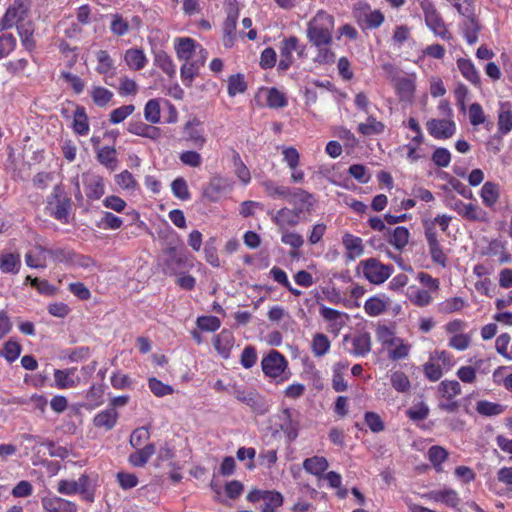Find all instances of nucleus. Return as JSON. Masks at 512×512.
<instances>
[{"mask_svg":"<svg viewBox=\"0 0 512 512\" xmlns=\"http://www.w3.org/2000/svg\"><path fill=\"white\" fill-rule=\"evenodd\" d=\"M334 17L325 10H319L307 22L306 37L312 46L333 43Z\"/></svg>","mask_w":512,"mask_h":512,"instance_id":"f257e3e1","label":"nucleus"},{"mask_svg":"<svg viewBox=\"0 0 512 512\" xmlns=\"http://www.w3.org/2000/svg\"><path fill=\"white\" fill-rule=\"evenodd\" d=\"M161 267L165 274L178 275L183 270L193 267V259L186 251L169 247L163 253Z\"/></svg>","mask_w":512,"mask_h":512,"instance_id":"f03ea898","label":"nucleus"},{"mask_svg":"<svg viewBox=\"0 0 512 512\" xmlns=\"http://www.w3.org/2000/svg\"><path fill=\"white\" fill-rule=\"evenodd\" d=\"M357 270L363 274L367 281L378 285L384 283L391 276L393 267L382 264L376 258H369L360 261Z\"/></svg>","mask_w":512,"mask_h":512,"instance_id":"7ed1b4c3","label":"nucleus"},{"mask_svg":"<svg viewBox=\"0 0 512 512\" xmlns=\"http://www.w3.org/2000/svg\"><path fill=\"white\" fill-rule=\"evenodd\" d=\"M419 5L423 11L427 27L434 33V35L443 40H449L451 38V34L446 28V25L434 3L430 0H419Z\"/></svg>","mask_w":512,"mask_h":512,"instance_id":"20e7f679","label":"nucleus"},{"mask_svg":"<svg viewBox=\"0 0 512 512\" xmlns=\"http://www.w3.org/2000/svg\"><path fill=\"white\" fill-rule=\"evenodd\" d=\"M46 209L49 214L62 223H68L70 199L65 195L60 186H55L48 198Z\"/></svg>","mask_w":512,"mask_h":512,"instance_id":"39448f33","label":"nucleus"},{"mask_svg":"<svg viewBox=\"0 0 512 512\" xmlns=\"http://www.w3.org/2000/svg\"><path fill=\"white\" fill-rule=\"evenodd\" d=\"M28 12L29 0H14L0 20V30L24 24L23 21L28 16Z\"/></svg>","mask_w":512,"mask_h":512,"instance_id":"423d86ee","label":"nucleus"},{"mask_svg":"<svg viewBox=\"0 0 512 512\" xmlns=\"http://www.w3.org/2000/svg\"><path fill=\"white\" fill-rule=\"evenodd\" d=\"M90 479L82 474L77 480L62 479L58 482L57 491L63 495L81 494L86 501L94 500L93 493L89 490Z\"/></svg>","mask_w":512,"mask_h":512,"instance_id":"0eeeda50","label":"nucleus"},{"mask_svg":"<svg viewBox=\"0 0 512 512\" xmlns=\"http://www.w3.org/2000/svg\"><path fill=\"white\" fill-rule=\"evenodd\" d=\"M263 373L269 378H280L281 381L288 377H282L288 367L285 357L276 350H271L261 361Z\"/></svg>","mask_w":512,"mask_h":512,"instance_id":"6e6552de","label":"nucleus"},{"mask_svg":"<svg viewBox=\"0 0 512 512\" xmlns=\"http://www.w3.org/2000/svg\"><path fill=\"white\" fill-rule=\"evenodd\" d=\"M234 396L240 402L249 406L258 414H265L268 411V404L264 398L254 389L238 387L234 391Z\"/></svg>","mask_w":512,"mask_h":512,"instance_id":"1a4fd4ad","label":"nucleus"},{"mask_svg":"<svg viewBox=\"0 0 512 512\" xmlns=\"http://www.w3.org/2000/svg\"><path fill=\"white\" fill-rule=\"evenodd\" d=\"M429 134L439 140L451 138L456 132V123L451 118H432L426 123Z\"/></svg>","mask_w":512,"mask_h":512,"instance_id":"9d476101","label":"nucleus"},{"mask_svg":"<svg viewBox=\"0 0 512 512\" xmlns=\"http://www.w3.org/2000/svg\"><path fill=\"white\" fill-rule=\"evenodd\" d=\"M184 139L192 146L202 149L207 142L202 122L198 118L188 120L183 127Z\"/></svg>","mask_w":512,"mask_h":512,"instance_id":"9b49d317","label":"nucleus"},{"mask_svg":"<svg viewBox=\"0 0 512 512\" xmlns=\"http://www.w3.org/2000/svg\"><path fill=\"white\" fill-rule=\"evenodd\" d=\"M174 48L178 59L185 62L200 58V48H203L194 39L189 37H179L174 40Z\"/></svg>","mask_w":512,"mask_h":512,"instance_id":"f8f14e48","label":"nucleus"},{"mask_svg":"<svg viewBox=\"0 0 512 512\" xmlns=\"http://www.w3.org/2000/svg\"><path fill=\"white\" fill-rule=\"evenodd\" d=\"M288 201L303 218L311 213L314 205L313 195L300 188L293 189Z\"/></svg>","mask_w":512,"mask_h":512,"instance_id":"ddd939ff","label":"nucleus"},{"mask_svg":"<svg viewBox=\"0 0 512 512\" xmlns=\"http://www.w3.org/2000/svg\"><path fill=\"white\" fill-rule=\"evenodd\" d=\"M303 219L294 208L288 207H282L272 215V221L279 230L295 227Z\"/></svg>","mask_w":512,"mask_h":512,"instance_id":"4468645a","label":"nucleus"},{"mask_svg":"<svg viewBox=\"0 0 512 512\" xmlns=\"http://www.w3.org/2000/svg\"><path fill=\"white\" fill-rule=\"evenodd\" d=\"M344 341L350 345L347 351L356 357H364L371 351V337L366 332L353 337L345 336Z\"/></svg>","mask_w":512,"mask_h":512,"instance_id":"2eb2a0df","label":"nucleus"},{"mask_svg":"<svg viewBox=\"0 0 512 512\" xmlns=\"http://www.w3.org/2000/svg\"><path fill=\"white\" fill-rule=\"evenodd\" d=\"M77 368L55 369L53 373L54 386L58 389L76 388L80 384V377L76 375Z\"/></svg>","mask_w":512,"mask_h":512,"instance_id":"dca6fc26","label":"nucleus"},{"mask_svg":"<svg viewBox=\"0 0 512 512\" xmlns=\"http://www.w3.org/2000/svg\"><path fill=\"white\" fill-rule=\"evenodd\" d=\"M207 56L208 52L204 48H200V58L185 62L181 66V80L185 86H191L194 77L197 75L199 68L204 65Z\"/></svg>","mask_w":512,"mask_h":512,"instance_id":"f3484780","label":"nucleus"},{"mask_svg":"<svg viewBox=\"0 0 512 512\" xmlns=\"http://www.w3.org/2000/svg\"><path fill=\"white\" fill-rule=\"evenodd\" d=\"M436 293L417 285H410L407 288L406 296L410 302L418 307H426L434 300Z\"/></svg>","mask_w":512,"mask_h":512,"instance_id":"a211bd4d","label":"nucleus"},{"mask_svg":"<svg viewBox=\"0 0 512 512\" xmlns=\"http://www.w3.org/2000/svg\"><path fill=\"white\" fill-rule=\"evenodd\" d=\"M41 502L46 512H77V505L74 502L57 496L44 497Z\"/></svg>","mask_w":512,"mask_h":512,"instance_id":"6ab92c4d","label":"nucleus"},{"mask_svg":"<svg viewBox=\"0 0 512 512\" xmlns=\"http://www.w3.org/2000/svg\"><path fill=\"white\" fill-rule=\"evenodd\" d=\"M50 260V249L36 245L25 255V262L31 268H45L47 260Z\"/></svg>","mask_w":512,"mask_h":512,"instance_id":"aec40b11","label":"nucleus"},{"mask_svg":"<svg viewBox=\"0 0 512 512\" xmlns=\"http://www.w3.org/2000/svg\"><path fill=\"white\" fill-rule=\"evenodd\" d=\"M390 299L385 295H376L368 298L364 303V311L368 316L376 317L383 314L390 306Z\"/></svg>","mask_w":512,"mask_h":512,"instance_id":"412c9836","label":"nucleus"},{"mask_svg":"<svg viewBox=\"0 0 512 512\" xmlns=\"http://www.w3.org/2000/svg\"><path fill=\"white\" fill-rule=\"evenodd\" d=\"M234 345V337L228 330H222L213 337V346L217 353L224 359L229 358Z\"/></svg>","mask_w":512,"mask_h":512,"instance_id":"4be33fe9","label":"nucleus"},{"mask_svg":"<svg viewBox=\"0 0 512 512\" xmlns=\"http://www.w3.org/2000/svg\"><path fill=\"white\" fill-rule=\"evenodd\" d=\"M125 64L134 71L142 70L148 63L145 52L141 48L133 47L125 51L123 56Z\"/></svg>","mask_w":512,"mask_h":512,"instance_id":"5701e85b","label":"nucleus"},{"mask_svg":"<svg viewBox=\"0 0 512 512\" xmlns=\"http://www.w3.org/2000/svg\"><path fill=\"white\" fill-rule=\"evenodd\" d=\"M114 181L121 191L129 195H135L140 191L139 183L128 170L116 174Z\"/></svg>","mask_w":512,"mask_h":512,"instance_id":"b1692460","label":"nucleus"},{"mask_svg":"<svg viewBox=\"0 0 512 512\" xmlns=\"http://www.w3.org/2000/svg\"><path fill=\"white\" fill-rule=\"evenodd\" d=\"M342 244L346 249L347 258L350 260H355L364 253L362 239L353 234L345 233L342 237Z\"/></svg>","mask_w":512,"mask_h":512,"instance_id":"393cba45","label":"nucleus"},{"mask_svg":"<svg viewBox=\"0 0 512 512\" xmlns=\"http://www.w3.org/2000/svg\"><path fill=\"white\" fill-rule=\"evenodd\" d=\"M425 497L433 502L443 503L449 507H456L459 503L457 492L450 488L430 491Z\"/></svg>","mask_w":512,"mask_h":512,"instance_id":"a878e982","label":"nucleus"},{"mask_svg":"<svg viewBox=\"0 0 512 512\" xmlns=\"http://www.w3.org/2000/svg\"><path fill=\"white\" fill-rule=\"evenodd\" d=\"M227 187H230L228 180L221 177H213L208 185L204 188L203 195L211 202H217L220 199V194Z\"/></svg>","mask_w":512,"mask_h":512,"instance_id":"bb28decb","label":"nucleus"},{"mask_svg":"<svg viewBox=\"0 0 512 512\" xmlns=\"http://www.w3.org/2000/svg\"><path fill=\"white\" fill-rule=\"evenodd\" d=\"M119 414L114 408H107L97 413L93 418V424L97 428H102L106 431L113 429L117 423Z\"/></svg>","mask_w":512,"mask_h":512,"instance_id":"cd10ccee","label":"nucleus"},{"mask_svg":"<svg viewBox=\"0 0 512 512\" xmlns=\"http://www.w3.org/2000/svg\"><path fill=\"white\" fill-rule=\"evenodd\" d=\"M512 130V105L510 102L500 103L498 111V133L507 135Z\"/></svg>","mask_w":512,"mask_h":512,"instance_id":"c85d7f7f","label":"nucleus"},{"mask_svg":"<svg viewBox=\"0 0 512 512\" xmlns=\"http://www.w3.org/2000/svg\"><path fill=\"white\" fill-rule=\"evenodd\" d=\"M482 203L490 209H493L500 198V187L494 182H485L480 190Z\"/></svg>","mask_w":512,"mask_h":512,"instance_id":"c756f323","label":"nucleus"},{"mask_svg":"<svg viewBox=\"0 0 512 512\" xmlns=\"http://www.w3.org/2000/svg\"><path fill=\"white\" fill-rule=\"evenodd\" d=\"M329 463L328 460L323 456H313L310 458H306L303 461V469L318 478H321L324 475V472L328 469Z\"/></svg>","mask_w":512,"mask_h":512,"instance_id":"7c9ffc66","label":"nucleus"},{"mask_svg":"<svg viewBox=\"0 0 512 512\" xmlns=\"http://www.w3.org/2000/svg\"><path fill=\"white\" fill-rule=\"evenodd\" d=\"M97 66L96 71L105 77V82H107V77H113L115 74V65L114 61L106 50H99L96 53Z\"/></svg>","mask_w":512,"mask_h":512,"instance_id":"2f4dec72","label":"nucleus"},{"mask_svg":"<svg viewBox=\"0 0 512 512\" xmlns=\"http://www.w3.org/2000/svg\"><path fill=\"white\" fill-rule=\"evenodd\" d=\"M457 68L468 82L475 86L480 84V74L470 59L459 58Z\"/></svg>","mask_w":512,"mask_h":512,"instance_id":"473e14b6","label":"nucleus"},{"mask_svg":"<svg viewBox=\"0 0 512 512\" xmlns=\"http://www.w3.org/2000/svg\"><path fill=\"white\" fill-rule=\"evenodd\" d=\"M86 196L91 200L100 199L105 193L104 180L99 175L90 176L85 183Z\"/></svg>","mask_w":512,"mask_h":512,"instance_id":"72a5a7b5","label":"nucleus"},{"mask_svg":"<svg viewBox=\"0 0 512 512\" xmlns=\"http://www.w3.org/2000/svg\"><path fill=\"white\" fill-rule=\"evenodd\" d=\"M305 50V45L301 44L297 37L290 36L281 42L280 55L281 57L293 58V53L296 52L298 56L302 57Z\"/></svg>","mask_w":512,"mask_h":512,"instance_id":"f704fd0d","label":"nucleus"},{"mask_svg":"<svg viewBox=\"0 0 512 512\" xmlns=\"http://www.w3.org/2000/svg\"><path fill=\"white\" fill-rule=\"evenodd\" d=\"M424 142V138H420L416 140V138L412 137L408 144L403 145L400 149L406 153V158L410 163H415L418 160L425 157V153L421 148V145Z\"/></svg>","mask_w":512,"mask_h":512,"instance_id":"c9c22d12","label":"nucleus"},{"mask_svg":"<svg viewBox=\"0 0 512 512\" xmlns=\"http://www.w3.org/2000/svg\"><path fill=\"white\" fill-rule=\"evenodd\" d=\"M73 130L80 136H86L89 133L90 127L88 116L83 106H77L73 115Z\"/></svg>","mask_w":512,"mask_h":512,"instance_id":"e433bc0d","label":"nucleus"},{"mask_svg":"<svg viewBox=\"0 0 512 512\" xmlns=\"http://www.w3.org/2000/svg\"><path fill=\"white\" fill-rule=\"evenodd\" d=\"M128 131L134 135L149 138L152 140H155L160 136L159 128L147 125L141 121L130 123Z\"/></svg>","mask_w":512,"mask_h":512,"instance_id":"4c0bfd02","label":"nucleus"},{"mask_svg":"<svg viewBox=\"0 0 512 512\" xmlns=\"http://www.w3.org/2000/svg\"><path fill=\"white\" fill-rule=\"evenodd\" d=\"M89 95L93 101V103L98 107H105L109 104V102L113 99V92L109 89L93 85L89 90Z\"/></svg>","mask_w":512,"mask_h":512,"instance_id":"58836bf2","label":"nucleus"},{"mask_svg":"<svg viewBox=\"0 0 512 512\" xmlns=\"http://www.w3.org/2000/svg\"><path fill=\"white\" fill-rule=\"evenodd\" d=\"M161 101L167 103L166 100L159 98L150 99L144 106V118L151 124H158L161 119Z\"/></svg>","mask_w":512,"mask_h":512,"instance_id":"ea45409f","label":"nucleus"},{"mask_svg":"<svg viewBox=\"0 0 512 512\" xmlns=\"http://www.w3.org/2000/svg\"><path fill=\"white\" fill-rule=\"evenodd\" d=\"M460 216L470 221L487 222L488 214L479 205L473 203H465L462 207Z\"/></svg>","mask_w":512,"mask_h":512,"instance_id":"a19ab883","label":"nucleus"},{"mask_svg":"<svg viewBox=\"0 0 512 512\" xmlns=\"http://www.w3.org/2000/svg\"><path fill=\"white\" fill-rule=\"evenodd\" d=\"M410 349L411 345L399 337L389 348H387V353L391 360H401L408 357Z\"/></svg>","mask_w":512,"mask_h":512,"instance_id":"79ce46f5","label":"nucleus"},{"mask_svg":"<svg viewBox=\"0 0 512 512\" xmlns=\"http://www.w3.org/2000/svg\"><path fill=\"white\" fill-rule=\"evenodd\" d=\"M104 390L100 385H92L85 394V398L87 403L83 405L84 408L88 410H93L99 406H101L104 402L103 399Z\"/></svg>","mask_w":512,"mask_h":512,"instance_id":"37998d69","label":"nucleus"},{"mask_svg":"<svg viewBox=\"0 0 512 512\" xmlns=\"http://www.w3.org/2000/svg\"><path fill=\"white\" fill-rule=\"evenodd\" d=\"M110 18V30L113 35L121 37L126 35L130 30V22L127 18L119 13L111 14Z\"/></svg>","mask_w":512,"mask_h":512,"instance_id":"c03bdc74","label":"nucleus"},{"mask_svg":"<svg viewBox=\"0 0 512 512\" xmlns=\"http://www.w3.org/2000/svg\"><path fill=\"white\" fill-rule=\"evenodd\" d=\"M154 63L169 77L175 76L176 66L165 51L160 50L155 52Z\"/></svg>","mask_w":512,"mask_h":512,"instance_id":"a18cd8bd","label":"nucleus"},{"mask_svg":"<svg viewBox=\"0 0 512 512\" xmlns=\"http://www.w3.org/2000/svg\"><path fill=\"white\" fill-rule=\"evenodd\" d=\"M155 453V446L148 444L142 449H138L136 452L129 456V463L135 467L144 466L150 457Z\"/></svg>","mask_w":512,"mask_h":512,"instance_id":"49530a36","label":"nucleus"},{"mask_svg":"<svg viewBox=\"0 0 512 512\" xmlns=\"http://www.w3.org/2000/svg\"><path fill=\"white\" fill-rule=\"evenodd\" d=\"M438 392L442 398L451 401L456 396L460 395L462 390L458 381L444 380L438 385Z\"/></svg>","mask_w":512,"mask_h":512,"instance_id":"de8ad7c7","label":"nucleus"},{"mask_svg":"<svg viewBox=\"0 0 512 512\" xmlns=\"http://www.w3.org/2000/svg\"><path fill=\"white\" fill-rule=\"evenodd\" d=\"M262 186L265 190V193L271 198H286L289 199L293 189L278 185L273 181L267 180L262 182Z\"/></svg>","mask_w":512,"mask_h":512,"instance_id":"09e8293b","label":"nucleus"},{"mask_svg":"<svg viewBox=\"0 0 512 512\" xmlns=\"http://www.w3.org/2000/svg\"><path fill=\"white\" fill-rule=\"evenodd\" d=\"M384 130L385 125L371 115L367 117L365 122L358 125V131L365 136L381 134Z\"/></svg>","mask_w":512,"mask_h":512,"instance_id":"8fccbe9b","label":"nucleus"},{"mask_svg":"<svg viewBox=\"0 0 512 512\" xmlns=\"http://www.w3.org/2000/svg\"><path fill=\"white\" fill-rule=\"evenodd\" d=\"M396 90L400 98L410 100L415 92V82L409 77H400L396 80Z\"/></svg>","mask_w":512,"mask_h":512,"instance_id":"3c124183","label":"nucleus"},{"mask_svg":"<svg viewBox=\"0 0 512 512\" xmlns=\"http://www.w3.org/2000/svg\"><path fill=\"white\" fill-rule=\"evenodd\" d=\"M505 407L499 403L480 400L476 403V411L483 416H497L504 412Z\"/></svg>","mask_w":512,"mask_h":512,"instance_id":"603ef678","label":"nucleus"},{"mask_svg":"<svg viewBox=\"0 0 512 512\" xmlns=\"http://www.w3.org/2000/svg\"><path fill=\"white\" fill-rule=\"evenodd\" d=\"M512 367L500 366L493 372V381L497 385H503L505 389L512 392Z\"/></svg>","mask_w":512,"mask_h":512,"instance_id":"864d4df0","label":"nucleus"},{"mask_svg":"<svg viewBox=\"0 0 512 512\" xmlns=\"http://www.w3.org/2000/svg\"><path fill=\"white\" fill-rule=\"evenodd\" d=\"M375 335L377 341L380 342L386 350L395 342L397 338H399L396 336L395 331L386 325H379L376 328Z\"/></svg>","mask_w":512,"mask_h":512,"instance_id":"5fc2aeb1","label":"nucleus"},{"mask_svg":"<svg viewBox=\"0 0 512 512\" xmlns=\"http://www.w3.org/2000/svg\"><path fill=\"white\" fill-rule=\"evenodd\" d=\"M330 340L323 333H316L311 342L312 352L315 356H324L330 349Z\"/></svg>","mask_w":512,"mask_h":512,"instance_id":"6e6d98bb","label":"nucleus"},{"mask_svg":"<svg viewBox=\"0 0 512 512\" xmlns=\"http://www.w3.org/2000/svg\"><path fill=\"white\" fill-rule=\"evenodd\" d=\"M264 506L261 512H275L283 503V497L279 492L268 491L263 493Z\"/></svg>","mask_w":512,"mask_h":512,"instance_id":"4d7b16f0","label":"nucleus"},{"mask_svg":"<svg viewBox=\"0 0 512 512\" xmlns=\"http://www.w3.org/2000/svg\"><path fill=\"white\" fill-rule=\"evenodd\" d=\"M20 257L12 253L0 256V270L4 273H16L20 268Z\"/></svg>","mask_w":512,"mask_h":512,"instance_id":"13d9d810","label":"nucleus"},{"mask_svg":"<svg viewBox=\"0 0 512 512\" xmlns=\"http://www.w3.org/2000/svg\"><path fill=\"white\" fill-rule=\"evenodd\" d=\"M234 173L243 185H248L251 181V174L247 166L243 163L240 155L234 152L233 155Z\"/></svg>","mask_w":512,"mask_h":512,"instance_id":"bf43d9fd","label":"nucleus"},{"mask_svg":"<svg viewBox=\"0 0 512 512\" xmlns=\"http://www.w3.org/2000/svg\"><path fill=\"white\" fill-rule=\"evenodd\" d=\"M50 260L71 266L72 261L75 260V252L67 248L56 247L50 249Z\"/></svg>","mask_w":512,"mask_h":512,"instance_id":"052dcab7","label":"nucleus"},{"mask_svg":"<svg viewBox=\"0 0 512 512\" xmlns=\"http://www.w3.org/2000/svg\"><path fill=\"white\" fill-rule=\"evenodd\" d=\"M410 233L405 227H396L391 236L389 242L398 250L403 249L409 242Z\"/></svg>","mask_w":512,"mask_h":512,"instance_id":"680f3d73","label":"nucleus"},{"mask_svg":"<svg viewBox=\"0 0 512 512\" xmlns=\"http://www.w3.org/2000/svg\"><path fill=\"white\" fill-rule=\"evenodd\" d=\"M266 102L270 108H282L288 103L285 94L276 88L266 89Z\"/></svg>","mask_w":512,"mask_h":512,"instance_id":"e2e57ef3","label":"nucleus"},{"mask_svg":"<svg viewBox=\"0 0 512 512\" xmlns=\"http://www.w3.org/2000/svg\"><path fill=\"white\" fill-rule=\"evenodd\" d=\"M281 234V242L285 245L290 246L293 249H299L304 244V238L302 235L290 229L279 230Z\"/></svg>","mask_w":512,"mask_h":512,"instance_id":"0e129e2a","label":"nucleus"},{"mask_svg":"<svg viewBox=\"0 0 512 512\" xmlns=\"http://www.w3.org/2000/svg\"><path fill=\"white\" fill-rule=\"evenodd\" d=\"M148 387L156 397H164L174 393V388L171 385L165 384L155 377L148 378Z\"/></svg>","mask_w":512,"mask_h":512,"instance_id":"69168bd1","label":"nucleus"},{"mask_svg":"<svg viewBox=\"0 0 512 512\" xmlns=\"http://www.w3.org/2000/svg\"><path fill=\"white\" fill-rule=\"evenodd\" d=\"M392 387L400 393H406L410 390L411 383L408 376L402 371H395L390 376Z\"/></svg>","mask_w":512,"mask_h":512,"instance_id":"338daca9","label":"nucleus"},{"mask_svg":"<svg viewBox=\"0 0 512 512\" xmlns=\"http://www.w3.org/2000/svg\"><path fill=\"white\" fill-rule=\"evenodd\" d=\"M332 44H324L322 46H314L316 48V55L314 62L318 64H332L335 61L336 55L331 49Z\"/></svg>","mask_w":512,"mask_h":512,"instance_id":"774afa93","label":"nucleus"}]
</instances>
